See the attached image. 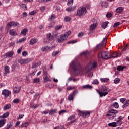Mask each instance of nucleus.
<instances>
[{"instance_id":"40","label":"nucleus","mask_w":129,"mask_h":129,"mask_svg":"<svg viewBox=\"0 0 129 129\" xmlns=\"http://www.w3.org/2000/svg\"><path fill=\"white\" fill-rule=\"evenodd\" d=\"M64 21L66 22H70V21H71V18L68 17V16H66L64 18Z\"/></svg>"},{"instance_id":"20","label":"nucleus","mask_w":129,"mask_h":129,"mask_svg":"<svg viewBox=\"0 0 129 129\" xmlns=\"http://www.w3.org/2000/svg\"><path fill=\"white\" fill-rule=\"evenodd\" d=\"M42 70H43V75H44V76H46L48 75V72L46 70V67L45 66H43L42 67Z\"/></svg>"},{"instance_id":"22","label":"nucleus","mask_w":129,"mask_h":129,"mask_svg":"<svg viewBox=\"0 0 129 129\" xmlns=\"http://www.w3.org/2000/svg\"><path fill=\"white\" fill-rule=\"evenodd\" d=\"M84 89H92V86L90 85H86L83 86Z\"/></svg>"},{"instance_id":"64","label":"nucleus","mask_w":129,"mask_h":129,"mask_svg":"<svg viewBox=\"0 0 129 129\" xmlns=\"http://www.w3.org/2000/svg\"><path fill=\"white\" fill-rule=\"evenodd\" d=\"M66 112V110H62L59 111L58 113L59 114H62V113H64Z\"/></svg>"},{"instance_id":"45","label":"nucleus","mask_w":129,"mask_h":129,"mask_svg":"<svg viewBox=\"0 0 129 129\" xmlns=\"http://www.w3.org/2000/svg\"><path fill=\"white\" fill-rule=\"evenodd\" d=\"M48 46H45V47H43L41 48V51H42V52H45V51H48Z\"/></svg>"},{"instance_id":"5","label":"nucleus","mask_w":129,"mask_h":129,"mask_svg":"<svg viewBox=\"0 0 129 129\" xmlns=\"http://www.w3.org/2000/svg\"><path fill=\"white\" fill-rule=\"evenodd\" d=\"M86 14V8L85 7H82L79 8L77 11L78 16H83Z\"/></svg>"},{"instance_id":"35","label":"nucleus","mask_w":129,"mask_h":129,"mask_svg":"<svg viewBox=\"0 0 129 129\" xmlns=\"http://www.w3.org/2000/svg\"><path fill=\"white\" fill-rule=\"evenodd\" d=\"M101 82H108L109 81V79L107 78H101Z\"/></svg>"},{"instance_id":"19","label":"nucleus","mask_w":129,"mask_h":129,"mask_svg":"<svg viewBox=\"0 0 129 129\" xmlns=\"http://www.w3.org/2000/svg\"><path fill=\"white\" fill-rule=\"evenodd\" d=\"M96 23H93L90 26V31H93L95 28H96L97 26Z\"/></svg>"},{"instance_id":"37","label":"nucleus","mask_w":129,"mask_h":129,"mask_svg":"<svg viewBox=\"0 0 129 129\" xmlns=\"http://www.w3.org/2000/svg\"><path fill=\"white\" fill-rule=\"evenodd\" d=\"M24 61H25V64H28V63H30V62L32 61V59L31 58L24 59Z\"/></svg>"},{"instance_id":"23","label":"nucleus","mask_w":129,"mask_h":129,"mask_svg":"<svg viewBox=\"0 0 129 129\" xmlns=\"http://www.w3.org/2000/svg\"><path fill=\"white\" fill-rule=\"evenodd\" d=\"M27 32H28L27 29H23L21 32V34L23 35V36H26L27 35Z\"/></svg>"},{"instance_id":"4","label":"nucleus","mask_w":129,"mask_h":129,"mask_svg":"<svg viewBox=\"0 0 129 129\" xmlns=\"http://www.w3.org/2000/svg\"><path fill=\"white\" fill-rule=\"evenodd\" d=\"M91 113V111H80L78 113V115L79 116H82L83 118H86V117H89Z\"/></svg>"},{"instance_id":"56","label":"nucleus","mask_w":129,"mask_h":129,"mask_svg":"<svg viewBox=\"0 0 129 129\" xmlns=\"http://www.w3.org/2000/svg\"><path fill=\"white\" fill-rule=\"evenodd\" d=\"M20 7L22 8V9H27V6H26V5L24 4H22L20 5Z\"/></svg>"},{"instance_id":"30","label":"nucleus","mask_w":129,"mask_h":129,"mask_svg":"<svg viewBox=\"0 0 129 129\" xmlns=\"http://www.w3.org/2000/svg\"><path fill=\"white\" fill-rule=\"evenodd\" d=\"M124 68H125V67H122V66H119L117 67V70H118V71H123V69H124Z\"/></svg>"},{"instance_id":"57","label":"nucleus","mask_w":129,"mask_h":129,"mask_svg":"<svg viewBox=\"0 0 129 129\" xmlns=\"http://www.w3.org/2000/svg\"><path fill=\"white\" fill-rule=\"evenodd\" d=\"M127 49V45L124 46V47L123 48V49L121 51V53H122V52H125Z\"/></svg>"},{"instance_id":"63","label":"nucleus","mask_w":129,"mask_h":129,"mask_svg":"<svg viewBox=\"0 0 129 129\" xmlns=\"http://www.w3.org/2000/svg\"><path fill=\"white\" fill-rule=\"evenodd\" d=\"M126 100V99H125V98H121L120 99V101L121 102H122V103H124V102H125Z\"/></svg>"},{"instance_id":"47","label":"nucleus","mask_w":129,"mask_h":129,"mask_svg":"<svg viewBox=\"0 0 129 129\" xmlns=\"http://www.w3.org/2000/svg\"><path fill=\"white\" fill-rule=\"evenodd\" d=\"M120 25V22H116L114 23L113 27L114 28H116V27H118Z\"/></svg>"},{"instance_id":"42","label":"nucleus","mask_w":129,"mask_h":129,"mask_svg":"<svg viewBox=\"0 0 129 129\" xmlns=\"http://www.w3.org/2000/svg\"><path fill=\"white\" fill-rule=\"evenodd\" d=\"M51 0H36V2L39 3H47V2H50Z\"/></svg>"},{"instance_id":"55","label":"nucleus","mask_w":129,"mask_h":129,"mask_svg":"<svg viewBox=\"0 0 129 129\" xmlns=\"http://www.w3.org/2000/svg\"><path fill=\"white\" fill-rule=\"evenodd\" d=\"M64 1L66 0H63ZM73 4V0H68V5H72Z\"/></svg>"},{"instance_id":"15","label":"nucleus","mask_w":129,"mask_h":129,"mask_svg":"<svg viewBox=\"0 0 129 129\" xmlns=\"http://www.w3.org/2000/svg\"><path fill=\"white\" fill-rule=\"evenodd\" d=\"M10 115V113L9 112H7L6 113H4L2 116H0V118H3L5 119V118H7Z\"/></svg>"},{"instance_id":"13","label":"nucleus","mask_w":129,"mask_h":129,"mask_svg":"<svg viewBox=\"0 0 129 129\" xmlns=\"http://www.w3.org/2000/svg\"><path fill=\"white\" fill-rule=\"evenodd\" d=\"M21 90L20 86L15 87L13 89V91L14 93H19Z\"/></svg>"},{"instance_id":"32","label":"nucleus","mask_w":129,"mask_h":129,"mask_svg":"<svg viewBox=\"0 0 129 129\" xmlns=\"http://www.w3.org/2000/svg\"><path fill=\"white\" fill-rule=\"evenodd\" d=\"M59 53H60V51H53L52 54V57H56V56H57V55H58Z\"/></svg>"},{"instance_id":"1","label":"nucleus","mask_w":129,"mask_h":129,"mask_svg":"<svg viewBox=\"0 0 129 129\" xmlns=\"http://www.w3.org/2000/svg\"><path fill=\"white\" fill-rule=\"evenodd\" d=\"M97 65V62H90L88 63L85 69L81 68L80 62L77 60L72 61L70 64V67H71L72 71H73L75 75H82V74H85L90 71L92 68H95Z\"/></svg>"},{"instance_id":"43","label":"nucleus","mask_w":129,"mask_h":129,"mask_svg":"<svg viewBox=\"0 0 129 129\" xmlns=\"http://www.w3.org/2000/svg\"><path fill=\"white\" fill-rule=\"evenodd\" d=\"M74 9H75V7L73 8L72 7H69L66 9V11H67V12H71L72 11H74Z\"/></svg>"},{"instance_id":"27","label":"nucleus","mask_w":129,"mask_h":129,"mask_svg":"<svg viewBox=\"0 0 129 129\" xmlns=\"http://www.w3.org/2000/svg\"><path fill=\"white\" fill-rule=\"evenodd\" d=\"M9 69H10V67L8 66H6L4 68V70L5 71V74H7V73H9L10 71H9Z\"/></svg>"},{"instance_id":"52","label":"nucleus","mask_w":129,"mask_h":129,"mask_svg":"<svg viewBox=\"0 0 129 129\" xmlns=\"http://www.w3.org/2000/svg\"><path fill=\"white\" fill-rule=\"evenodd\" d=\"M77 41L75 40H71L70 41H68L67 42V44H74V43H76Z\"/></svg>"},{"instance_id":"48","label":"nucleus","mask_w":129,"mask_h":129,"mask_svg":"<svg viewBox=\"0 0 129 129\" xmlns=\"http://www.w3.org/2000/svg\"><path fill=\"white\" fill-rule=\"evenodd\" d=\"M106 17L108 18V19H109V18H111V17H112V14L108 13L106 14Z\"/></svg>"},{"instance_id":"3","label":"nucleus","mask_w":129,"mask_h":129,"mask_svg":"<svg viewBox=\"0 0 129 129\" xmlns=\"http://www.w3.org/2000/svg\"><path fill=\"white\" fill-rule=\"evenodd\" d=\"M98 58H102V59H109L111 58V55L109 52L103 51L98 53Z\"/></svg>"},{"instance_id":"39","label":"nucleus","mask_w":129,"mask_h":129,"mask_svg":"<svg viewBox=\"0 0 129 129\" xmlns=\"http://www.w3.org/2000/svg\"><path fill=\"white\" fill-rule=\"evenodd\" d=\"M29 126V123L27 122L25 123H23L21 125V127H28Z\"/></svg>"},{"instance_id":"36","label":"nucleus","mask_w":129,"mask_h":129,"mask_svg":"<svg viewBox=\"0 0 129 129\" xmlns=\"http://www.w3.org/2000/svg\"><path fill=\"white\" fill-rule=\"evenodd\" d=\"M19 63L21 64V65H23L24 64H26L25 62V59H21L18 60Z\"/></svg>"},{"instance_id":"53","label":"nucleus","mask_w":129,"mask_h":129,"mask_svg":"<svg viewBox=\"0 0 129 129\" xmlns=\"http://www.w3.org/2000/svg\"><path fill=\"white\" fill-rule=\"evenodd\" d=\"M92 84H98V80L95 79L93 81Z\"/></svg>"},{"instance_id":"54","label":"nucleus","mask_w":129,"mask_h":129,"mask_svg":"<svg viewBox=\"0 0 129 129\" xmlns=\"http://www.w3.org/2000/svg\"><path fill=\"white\" fill-rule=\"evenodd\" d=\"M53 48H56V46L54 45V46H48V49L50 51H51V50H53Z\"/></svg>"},{"instance_id":"31","label":"nucleus","mask_w":129,"mask_h":129,"mask_svg":"<svg viewBox=\"0 0 129 129\" xmlns=\"http://www.w3.org/2000/svg\"><path fill=\"white\" fill-rule=\"evenodd\" d=\"M129 106V100H128L125 103L122 105L123 108H125V107H127Z\"/></svg>"},{"instance_id":"26","label":"nucleus","mask_w":129,"mask_h":129,"mask_svg":"<svg viewBox=\"0 0 129 129\" xmlns=\"http://www.w3.org/2000/svg\"><path fill=\"white\" fill-rule=\"evenodd\" d=\"M56 111H57V109H52V110H50L49 111V115H53V114H54V113H56Z\"/></svg>"},{"instance_id":"50","label":"nucleus","mask_w":129,"mask_h":129,"mask_svg":"<svg viewBox=\"0 0 129 129\" xmlns=\"http://www.w3.org/2000/svg\"><path fill=\"white\" fill-rule=\"evenodd\" d=\"M61 29H62V25H58L55 27L56 31H58Z\"/></svg>"},{"instance_id":"18","label":"nucleus","mask_w":129,"mask_h":129,"mask_svg":"<svg viewBox=\"0 0 129 129\" xmlns=\"http://www.w3.org/2000/svg\"><path fill=\"white\" fill-rule=\"evenodd\" d=\"M101 6L103 8H108V3L103 1L101 3Z\"/></svg>"},{"instance_id":"24","label":"nucleus","mask_w":129,"mask_h":129,"mask_svg":"<svg viewBox=\"0 0 129 129\" xmlns=\"http://www.w3.org/2000/svg\"><path fill=\"white\" fill-rule=\"evenodd\" d=\"M19 68V63H15L12 65V68L13 70H15V69H17Z\"/></svg>"},{"instance_id":"61","label":"nucleus","mask_w":129,"mask_h":129,"mask_svg":"<svg viewBox=\"0 0 129 129\" xmlns=\"http://www.w3.org/2000/svg\"><path fill=\"white\" fill-rule=\"evenodd\" d=\"M28 55V52L27 51H24L22 52V56H24V57Z\"/></svg>"},{"instance_id":"7","label":"nucleus","mask_w":129,"mask_h":129,"mask_svg":"<svg viewBox=\"0 0 129 129\" xmlns=\"http://www.w3.org/2000/svg\"><path fill=\"white\" fill-rule=\"evenodd\" d=\"M55 37H56V36H52L51 33L47 34L46 36L47 39L49 41V43H53L54 41H55Z\"/></svg>"},{"instance_id":"28","label":"nucleus","mask_w":129,"mask_h":129,"mask_svg":"<svg viewBox=\"0 0 129 129\" xmlns=\"http://www.w3.org/2000/svg\"><path fill=\"white\" fill-rule=\"evenodd\" d=\"M117 13H122L123 12V8L122 7H119L116 9Z\"/></svg>"},{"instance_id":"8","label":"nucleus","mask_w":129,"mask_h":129,"mask_svg":"<svg viewBox=\"0 0 129 129\" xmlns=\"http://www.w3.org/2000/svg\"><path fill=\"white\" fill-rule=\"evenodd\" d=\"M67 40V37L64 34H62L60 36V38L57 39L58 43H63L64 41Z\"/></svg>"},{"instance_id":"59","label":"nucleus","mask_w":129,"mask_h":129,"mask_svg":"<svg viewBox=\"0 0 129 129\" xmlns=\"http://www.w3.org/2000/svg\"><path fill=\"white\" fill-rule=\"evenodd\" d=\"M74 118H75V117L72 115L68 118V120H72V119H74Z\"/></svg>"},{"instance_id":"33","label":"nucleus","mask_w":129,"mask_h":129,"mask_svg":"<svg viewBox=\"0 0 129 129\" xmlns=\"http://www.w3.org/2000/svg\"><path fill=\"white\" fill-rule=\"evenodd\" d=\"M119 82H120V79L118 78L115 79V80H114V83H115V84H117L118 83H119Z\"/></svg>"},{"instance_id":"38","label":"nucleus","mask_w":129,"mask_h":129,"mask_svg":"<svg viewBox=\"0 0 129 129\" xmlns=\"http://www.w3.org/2000/svg\"><path fill=\"white\" fill-rule=\"evenodd\" d=\"M13 126V122H10L5 129H10Z\"/></svg>"},{"instance_id":"9","label":"nucleus","mask_w":129,"mask_h":129,"mask_svg":"<svg viewBox=\"0 0 129 129\" xmlns=\"http://www.w3.org/2000/svg\"><path fill=\"white\" fill-rule=\"evenodd\" d=\"M77 93V91H73L72 93H71L69 96L68 97V100L69 101H71V100H73V98H74V96H75V94Z\"/></svg>"},{"instance_id":"12","label":"nucleus","mask_w":129,"mask_h":129,"mask_svg":"<svg viewBox=\"0 0 129 129\" xmlns=\"http://www.w3.org/2000/svg\"><path fill=\"white\" fill-rule=\"evenodd\" d=\"M9 35H10V36H17L18 34L17 33V31H16V30L11 29L9 30Z\"/></svg>"},{"instance_id":"46","label":"nucleus","mask_w":129,"mask_h":129,"mask_svg":"<svg viewBox=\"0 0 129 129\" xmlns=\"http://www.w3.org/2000/svg\"><path fill=\"white\" fill-rule=\"evenodd\" d=\"M113 106L115 107V108H118V107H119V105L118 104V103L115 102L113 104Z\"/></svg>"},{"instance_id":"2","label":"nucleus","mask_w":129,"mask_h":129,"mask_svg":"<svg viewBox=\"0 0 129 129\" xmlns=\"http://www.w3.org/2000/svg\"><path fill=\"white\" fill-rule=\"evenodd\" d=\"M97 92L99 94L100 97L105 96V95H107V94H108V92H107V88H106L105 86H102L101 87L100 91L97 90Z\"/></svg>"},{"instance_id":"49","label":"nucleus","mask_w":129,"mask_h":129,"mask_svg":"<svg viewBox=\"0 0 129 129\" xmlns=\"http://www.w3.org/2000/svg\"><path fill=\"white\" fill-rule=\"evenodd\" d=\"M13 103H19L20 102V99H15L13 101Z\"/></svg>"},{"instance_id":"62","label":"nucleus","mask_w":129,"mask_h":129,"mask_svg":"<svg viewBox=\"0 0 129 129\" xmlns=\"http://www.w3.org/2000/svg\"><path fill=\"white\" fill-rule=\"evenodd\" d=\"M45 10H46V7L45 6H42L40 7V11H41V12H44Z\"/></svg>"},{"instance_id":"60","label":"nucleus","mask_w":129,"mask_h":129,"mask_svg":"<svg viewBox=\"0 0 129 129\" xmlns=\"http://www.w3.org/2000/svg\"><path fill=\"white\" fill-rule=\"evenodd\" d=\"M37 66H38V63H34L32 64V69H34V68H36Z\"/></svg>"},{"instance_id":"29","label":"nucleus","mask_w":129,"mask_h":129,"mask_svg":"<svg viewBox=\"0 0 129 129\" xmlns=\"http://www.w3.org/2000/svg\"><path fill=\"white\" fill-rule=\"evenodd\" d=\"M36 42H37V39H34V38L31 39L30 41L31 45H34V44H36Z\"/></svg>"},{"instance_id":"14","label":"nucleus","mask_w":129,"mask_h":129,"mask_svg":"<svg viewBox=\"0 0 129 129\" xmlns=\"http://www.w3.org/2000/svg\"><path fill=\"white\" fill-rule=\"evenodd\" d=\"M13 55H14V52L13 51H9L5 54V56L7 58H11L13 57Z\"/></svg>"},{"instance_id":"41","label":"nucleus","mask_w":129,"mask_h":129,"mask_svg":"<svg viewBox=\"0 0 129 129\" xmlns=\"http://www.w3.org/2000/svg\"><path fill=\"white\" fill-rule=\"evenodd\" d=\"M33 81L34 83H39L40 82V79L36 78L34 79Z\"/></svg>"},{"instance_id":"10","label":"nucleus","mask_w":129,"mask_h":129,"mask_svg":"<svg viewBox=\"0 0 129 129\" xmlns=\"http://www.w3.org/2000/svg\"><path fill=\"white\" fill-rule=\"evenodd\" d=\"M20 24L18 22H15L14 21L10 22L7 24L8 27H18Z\"/></svg>"},{"instance_id":"34","label":"nucleus","mask_w":129,"mask_h":129,"mask_svg":"<svg viewBox=\"0 0 129 129\" xmlns=\"http://www.w3.org/2000/svg\"><path fill=\"white\" fill-rule=\"evenodd\" d=\"M27 39V38L24 37L22 39H20L19 40V41H17V43H23V42H25L26 40Z\"/></svg>"},{"instance_id":"51","label":"nucleus","mask_w":129,"mask_h":129,"mask_svg":"<svg viewBox=\"0 0 129 129\" xmlns=\"http://www.w3.org/2000/svg\"><path fill=\"white\" fill-rule=\"evenodd\" d=\"M55 19V15L54 14L51 15L50 17L49 18V21H52V20H54Z\"/></svg>"},{"instance_id":"44","label":"nucleus","mask_w":129,"mask_h":129,"mask_svg":"<svg viewBox=\"0 0 129 129\" xmlns=\"http://www.w3.org/2000/svg\"><path fill=\"white\" fill-rule=\"evenodd\" d=\"M71 34V31H69L67 32H66V33H64L63 35H65V36L67 37V38L68 37V36Z\"/></svg>"},{"instance_id":"58","label":"nucleus","mask_w":129,"mask_h":129,"mask_svg":"<svg viewBox=\"0 0 129 129\" xmlns=\"http://www.w3.org/2000/svg\"><path fill=\"white\" fill-rule=\"evenodd\" d=\"M74 88H75V87L74 86L73 87L68 86L67 87V90H72V89H74Z\"/></svg>"},{"instance_id":"16","label":"nucleus","mask_w":129,"mask_h":129,"mask_svg":"<svg viewBox=\"0 0 129 129\" xmlns=\"http://www.w3.org/2000/svg\"><path fill=\"white\" fill-rule=\"evenodd\" d=\"M50 81H51V79H50V78L48 77V75L44 76L43 77V82L46 83V82H49Z\"/></svg>"},{"instance_id":"21","label":"nucleus","mask_w":129,"mask_h":129,"mask_svg":"<svg viewBox=\"0 0 129 129\" xmlns=\"http://www.w3.org/2000/svg\"><path fill=\"white\" fill-rule=\"evenodd\" d=\"M11 108V104H7L5 106L3 107V110H7V109H10Z\"/></svg>"},{"instance_id":"6","label":"nucleus","mask_w":129,"mask_h":129,"mask_svg":"<svg viewBox=\"0 0 129 129\" xmlns=\"http://www.w3.org/2000/svg\"><path fill=\"white\" fill-rule=\"evenodd\" d=\"M106 42H107V39L106 38H105L102 41L101 44H98L96 46V50H99V49H101V48H102L103 46H105V45H106Z\"/></svg>"},{"instance_id":"17","label":"nucleus","mask_w":129,"mask_h":129,"mask_svg":"<svg viewBox=\"0 0 129 129\" xmlns=\"http://www.w3.org/2000/svg\"><path fill=\"white\" fill-rule=\"evenodd\" d=\"M6 124V119L0 120V127H3Z\"/></svg>"},{"instance_id":"25","label":"nucleus","mask_w":129,"mask_h":129,"mask_svg":"<svg viewBox=\"0 0 129 129\" xmlns=\"http://www.w3.org/2000/svg\"><path fill=\"white\" fill-rule=\"evenodd\" d=\"M108 25V22H105L102 23V28L103 29H105L107 25Z\"/></svg>"},{"instance_id":"11","label":"nucleus","mask_w":129,"mask_h":129,"mask_svg":"<svg viewBox=\"0 0 129 129\" xmlns=\"http://www.w3.org/2000/svg\"><path fill=\"white\" fill-rule=\"evenodd\" d=\"M2 94L3 95H4L5 97H8V96L11 94V91L8 90H4L2 91Z\"/></svg>"}]
</instances>
